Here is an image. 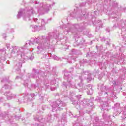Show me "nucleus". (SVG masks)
I'll return each instance as SVG.
<instances>
[{
  "mask_svg": "<svg viewBox=\"0 0 126 126\" xmlns=\"http://www.w3.org/2000/svg\"><path fill=\"white\" fill-rule=\"evenodd\" d=\"M3 100H4L3 97H0V102H2Z\"/></svg>",
  "mask_w": 126,
  "mask_h": 126,
  "instance_id": "nucleus-18",
  "label": "nucleus"
},
{
  "mask_svg": "<svg viewBox=\"0 0 126 126\" xmlns=\"http://www.w3.org/2000/svg\"><path fill=\"white\" fill-rule=\"evenodd\" d=\"M52 58L54 59V60H56L57 61L59 60V57L56 55H53Z\"/></svg>",
  "mask_w": 126,
  "mask_h": 126,
  "instance_id": "nucleus-12",
  "label": "nucleus"
},
{
  "mask_svg": "<svg viewBox=\"0 0 126 126\" xmlns=\"http://www.w3.org/2000/svg\"><path fill=\"white\" fill-rule=\"evenodd\" d=\"M8 89H11V83L7 82L2 88L1 92L4 94L5 96H6L8 100H11L13 98H15L16 95L9 92Z\"/></svg>",
  "mask_w": 126,
  "mask_h": 126,
  "instance_id": "nucleus-3",
  "label": "nucleus"
},
{
  "mask_svg": "<svg viewBox=\"0 0 126 126\" xmlns=\"http://www.w3.org/2000/svg\"><path fill=\"white\" fill-rule=\"evenodd\" d=\"M99 79H101V78H100V77L98 78Z\"/></svg>",
  "mask_w": 126,
  "mask_h": 126,
  "instance_id": "nucleus-31",
  "label": "nucleus"
},
{
  "mask_svg": "<svg viewBox=\"0 0 126 126\" xmlns=\"http://www.w3.org/2000/svg\"><path fill=\"white\" fill-rule=\"evenodd\" d=\"M50 7H51V5H46L40 4V6L38 7V9L30 7L28 9L27 12L24 9H21L17 15V17L19 19L23 15L24 20L29 21V20H30V16H32L33 14H38V13H40L43 10L45 12L49 11L50 10Z\"/></svg>",
  "mask_w": 126,
  "mask_h": 126,
  "instance_id": "nucleus-2",
  "label": "nucleus"
},
{
  "mask_svg": "<svg viewBox=\"0 0 126 126\" xmlns=\"http://www.w3.org/2000/svg\"><path fill=\"white\" fill-rule=\"evenodd\" d=\"M32 97H35V94H31Z\"/></svg>",
  "mask_w": 126,
  "mask_h": 126,
  "instance_id": "nucleus-21",
  "label": "nucleus"
},
{
  "mask_svg": "<svg viewBox=\"0 0 126 126\" xmlns=\"http://www.w3.org/2000/svg\"><path fill=\"white\" fill-rule=\"evenodd\" d=\"M102 108H103V110H105L106 109L105 108V105H102Z\"/></svg>",
  "mask_w": 126,
  "mask_h": 126,
  "instance_id": "nucleus-22",
  "label": "nucleus"
},
{
  "mask_svg": "<svg viewBox=\"0 0 126 126\" xmlns=\"http://www.w3.org/2000/svg\"><path fill=\"white\" fill-rule=\"evenodd\" d=\"M114 84H116V82H113Z\"/></svg>",
  "mask_w": 126,
  "mask_h": 126,
  "instance_id": "nucleus-26",
  "label": "nucleus"
},
{
  "mask_svg": "<svg viewBox=\"0 0 126 126\" xmlns=\"http://www.w3.org/2000/svg\"><path fill=\"white\" fill-rule=\"evenodd\" d=\"M76 108L77 109V110H81V109L80 108V106L79 104L76 105Z\"/></svg>",
  "mask_w": 126,
  "mask_h": 126,
  "instance_id": "nucleus-13",
  "label": "nucleus"
},
{
  "mask_svg": "<svg viewBox=\"0 0 126 126\" xmlns=\"http://www.w3.org/2000/svg\"><path fill=\"white\" fill-rule=\"evenodd\" d=\"M85 75H87V81H91V80H92V77H91V74L88 73H86V74L81 76L80 78H82V80H83L84 79L83 77H85Z\"/></svg>",
  "mask_w": 126,
  "mask_h": 126,
  "instance_id": "nucleus-7",
  "label": "nucleus"
},
{
  "mask_svg": "<svg viewBox=\"0 0 126 126\" xmlns=\"http://www.w3.org/2000/svg\"><path fill=\"white\" fill-rule=\"evenodd\" d=\"M24 84L25 85V86H27L28 85V84H25V82L24 83Z\"/></svg>",
  "mask_w": 126,
  "mask_h": 126,
  "instance_id": "nucleus-23",
  "label": "nucleus"
},
{
  "mask_svg": "<svg viewBox=\"0 0 126 126\" xmlns=\"http://www.w3.org/2000/svg\"><path fill=\"white\" fill-rule=\"evenodd\" d=\"M2 36H3V38H6V33H3L2 34Z\"/></svg>",
  "mask_w": 126,
  "mask_h": 126,
  "instance_id": "nucleus-16",
  "label": "nucleus"
},
{
  "mask_svg": "<svg viewBox=\"0 0 126 126\" xmlns=\"http://www.w3.org/2000/svg\"><path fill=\"white\" fill-rule=\"evenodd\" d=\"M64 76H65L66 79H67L68 82H69L70 85H71V83H70V80L72 79V77L70 76V75L68 74V72H65Z\"/></svg>",
  "mask_w": 126,
  "mask_h": 126,
  "instance_id": "nucleus-8",
  "label": "nucleus"
},
{
  "mask_svg": "<svg viewBox=\"0 0 126 126\" xmlns=\"http://www.w3.org/2000/svg\"><path fill=\"white\" fill-rule=\"evenodd\" d=\"M33 59H34V56H33V55H32V56L30 57V60H32Z\"/></svg>",
  "mask_w": 126,
  "mask_h": 126,
  "instance_id": "nucleus-17",
  "label": "nucleus"
},
{
  "mask_svg": "<svg viewBox=\"0 0 126 126\" xmlns=\"http://www.w3.org/2000/svg\"><path fill=\"white\" fill-rule=\"evenodd\" d=\"M55 89H56V88H53H53H51V90L52 91H53V90H55Z\"/></svg>",
  "mask_w": 126,
  "mask_h": 126,
  "instance_id": "nucleus-20",
  "label": "nucleus"
},
{
  "mask_svg": "<svg viewBox=\"0 0 126 126\" xmlns=\"http://www.w3.org/2000/svg\"><path fill=\"white\" fill-rule=\"evenodd\" d=\"M83 16H84V15H85V14H83Z\"/></svg>",
  "mask_w": 126,
  "mask_h": 126,
  "instance_id": "nucleus-28",
  "label": "nucleus"
},
{
  "mask_svg": "<svg viewBox=\"0 0 126 126\" xmlns=\"http://www.w3.org/2000/svg\"><path fill=\"white\" fill-rule=\"evenodd\" d=\"M46 86H48V85H46Z\"/></svg>",
  "mask_w": 126,
  "mask_h": 126,
  "instance_id": "nucleus-33",
  "label": "nucleus"
},
{
  "mask_svg": "<svg viewBox=\"0 0 126 126\" xmlns=\"http://www.w3.org/2000/svg\"><path fill=\"white\" fill-rule=\"evenodd\" d=\"M39 75V72H35V74H32V76L33 77V78H37V76Z\"/></svg>",
  "mask_w": 126,
  "mask_h": 126,
  "instance_id": "nucleus-9",
  "label": "nucleus"
},
{
  "mask_svg": "<svg viewBox=\"0 0 126 126\" xmlns=\"http://www.w3.org/2000/svg\"><path fill=\"white\" fill-rule=\"evenodd\" d=\"M82 27H84V24L82 23L80 25L75 24L73 25V28L70 29L69 31H67V32H73V31H76V30H78V29L80 28L81 29Z\"/></svg>",
  "mask_w": 126,
  "mask_h": 126,
  "instance_id": "nucleus-6",
  "label": "nucleus"
},
{
  "mask_svg": "<svg viewBox=\"0 0 126 126\" xmlns=\"http://www.w3.org/2000/svg\"><path fill=\"white\" fill-rule=\"evenodd\" d=\"M57 39L58 38L57 36L53 35L48 36H41L40 37V40L41 42L38 44V41L39 39L36 38L34 39L33 41L32 40H28L26 41V44L21 47H19L18 46H12V50L11 51V56H13L15 55V56H18V55H22V53H23V50H25L26 48H27V45L29 46H32L33 47L34 45L37 46L38 45L37 48L36 53L37 54H41V52L43 51V48L44 47H49L50 46V42L51 41V39Z\"/></svg>",
  "mask_w": 126,
  "mask_h": 126,
  "instance_id": "nucleus-1",
  "label": "nucleus"
},
{
  "mask_svg": "<svg viewBox=\"0 0 126 126\" xmlns=\"http://www.w3.org/2000/svg\"><path fill=\"white\" fill-rule=\"evenodd\" d=\"M101 91H106V87H101Z\"/></svg>",
  "mask_w": 126,
  "mask_h": 126,
  "instance_id": "nucleus-14",
  "label": "nucleus"
},
{
  "mask_svg": "<svg viewBox=\"0 0 126 126\" xmlns=\"http://www.w3.org/2000/svg\"><path fill=\"white\" fill-rule=\"evenodd\" d=\"M18 78H19V76H17L16 77V79H18Z\"/></svg>",
  "mask_w": 126,
  "mask_h": 126,
  "instance_id": "nucleus-24",
  "label": "nucleus"
},
{
  "mask_svg": "<svg viewBox=\"0 0 126 126\" xmlns=\"http://www.w3.org/2000/svg\"><path fill=\"white\" fill-rule=\"evenodd\" d=\"M82 17V18H84L83 16V17Z\"/></svg>",
  "mask_w": 126,
  "mask_h": 126,
  "instance_id": "nucleus-32",
  "label": "nucleus"
},
{
  "mask_svg": "<svg viewBox=\"0 0 126 126\" xmlns=\"http://www.w3.org/2000/svg\"><path fill=\"white\" fill-rule=\"evenodd\" d=\"M84 102H85V100H84V101H83V103H84Z\"/></svg>",
  "mask_w": 126,
  "mask_h": 126,
  "instance_id": "nucleus-30",
  "label": "nucleus"
},
{
  "mask_svg": "<svg viewBox=\"0 0 126 126\" xmlns=\"http://www.w3.org/2000/svg\"><path fill=\"white\" fill-rule=\"evenodd\" d=\"M34 22L37 23L38 25H35L34 27H32V32H35L36 30H45L46 29V27L45 26L46 24V22L44 19H40L38 20V19L35 18L33 19Z\"/></svg>",
  "mask_w": 126,
  "mask_h": 126,
  "instance_id": "nucleus-4",
  "label": "nucleus"
},
{
  "mask_svg": "<svg viewBox=\"0 0 126 126\" xmlns=\"http://www.w3.org/2000/svg\"><path fill=\"white\" fill-rule=\"evenodd\" d=\"M107 93H108L107 92H105V94H107Z\"/></svg>",
  "mask_w": 126,
  "mask_h": 126,
  "instance_id": "nucleus-29",
  "label": "nucleus"
},
{
  "mask_svg": "<svg viewBox=\"0 0 126 126\" xmlns=\"http://www.w3.org/2000/svg\"><path fill=\"white\" fill-rule=\"evenodd\" d=\"M78 85H79V86L80 87H81L80 86V84H78Z\"/></svg>",
  "mask_w": 126,
  "mask_h": 126,
  "instance_id": "nucleus-27",
  "label": "nucleus"
},
{
  "mask_svg": "<svg viewBox=\"0 0 126 126\" xmlns=\"http://www.w3.org/2000/svg\"><path fill=\"white\" fill-rule=\"evenodd\" d=\"M54 118V119H57L58 118V115H55Z\"/></svg>",
  "mask_w": 126,
  "mask_h": 126,
  "instance_id": "nucleus-19",
  "label": "nucleus"
},
{
  "mask_svg": "<svg viewBox=\"0 0 126 126\" xmlns=\"http://www.w3.org/2000/svg\"><path fill=\"white\" fill-rule=\"evenodd\" d=\"M7 32H8V33H13V32H14V30L13 29H8L7 30Z\"/></svg>",
  "mask_w": 126,
  "mask_h": 126,
  "instance_id": "nucleus-11",
  "label": "nucleus"
},
{
  "mask_svg": "<svg viewBox=\"0 0 126 126\" xmlns=\"http://www.w3.org/2000/svg\"><path fill=\"white\" fill-rule=\"evenodd\" d=\"M87 94H88V95H92V94H93V90L91 88L90 90L87 92Z\"/></svg>",
  "mask_w": 126,
  "mask_h": 126,
  "instance_id": "nucleus-10",
  "label": "nucleus"
},
{
  "mask_svg": "<svg viewBox=\"0 0 126 126\" xmlns=\"http://www.w3.org/2000/svg\"><path fill=\"white\" fill-rule=\"evenodd\" d=\"M52 109L53 112H56V111L62 110L63 107H65L66 103L63 101L60 100H57L55 102H52L51 104Z\"/></svg>",
  "mask_w": 126,
  "mask_h": 126,
  "instance_id": "nucleus-5",
  "label": "nucleus"
},
{
  "mask_svg": "<svg viewBox=\"0 0 126 126\" xmlns=\"http://www.w3.org/2000/svg\"><path fill=\"white\" fill-rule=\"evenodd\" d=\"M94 13L96 14V13H97V11H94Z\"/></svg>",
  "mask_w": 126,
  "mask_h": 126,
  "instance_id": "nucleus-25",
  "label": "nucleus"
},
{
  "mask_svg": "<svg viewBox=\"0 0 126 126\" xmlns=\"http://www.w3.org/2000/svg\"><path fill=\"white\" fill-rule=\"evenodd\" d=\"M6 47H7V49H9V48H10V44L7 43L6 44Z\"/></svg>",
  "mask_w": 126,
  "mask_h": 126,
  "instance_id": "nucleus-15",
  "label": "nucleus"
}]
</instances>
